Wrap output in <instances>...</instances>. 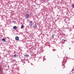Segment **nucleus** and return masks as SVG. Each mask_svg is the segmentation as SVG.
<instances>
[{"instance_id":"f03ea898","label":"nucleus","mask_w":74,"mask_h":74,"mask_svg":"<svg viewBox=\"0 0 74 74\" xmlns=\"http://www.w3.org/2000/svg\"><path fill=\"white\" fill-rule=\"evenodd\" d=\"M26 16L27 18H29L30 17V15L29 14H26Z\"/></svg>"},{"instance_id":"4468645a","label":"nucleus","mask_w":74,"mask_h":74,"mask_svg":"<svg viewBox=\"0 0 74 74\" xmlns=\"http://www.w3.org/2000/svg\"><path fill=\"white\" fill-rule=\"evenodd\" d=\"M0 71H1V68H0Z\"/></svg>"},{"instance_id":"dca6fc26","label":"nucleus","mask_w":74,"mask_h":74,"mask_svg":"<svg viewBox=\"0 0 74 74\" xmlns=\"http://www.w3.org/2000/svg\"><path fill=\"white\" fill-rule=\"evenodd\" d=\"M34 27H35V26H34Z\"/></svg>"},{"instance_id":"423d86ee","label":"nucleus","mask_w":74,"mask_h":74,"mask_svg":"<svg viewBox=\"0 0 74 74\" xmlns=\"http://www.w3.org/2000/svg\"><path fill=\"white\" fill-rule=\"evenodd\" d=\"M32 25H33V23H30V24L29 25L31 27V26H32Z\"/></svg>"},{"instance_id":"39448f33","label":"nucleus","mask_w":74,"mask_h":74,"mask_svg":"<svg viewBox=\"0 0 74 74\" xmlns=\"http://www.w3.org/2000/svg\"><path fill=\"white\" fill-rule=\"evenodd\" d=\"M2 41H3V42H4L5 41V39H4V38H3V39H2Z\"/></svg>"},{"instance_id":"9d476101","label":"nucleus","mask_w":74,"mask_h":74,"mask_svg":"<svg viewBox=\"0 0 74 74\" xmlns=\"http://www.w3.org/2000/svg\"><path fill=\"white\" fill-rule=\"evenodd\" d=\"M62 41H66V40H64V39H62Z\"/></svg>"},{"instance_id":"7ed1b4c3","label":"nucleus","mask_w":74,"mask_h":74,"mask_svg":"<svg viewBox=\"0 0 74 74\" xmlns=\"http://www.w3.org/2000/svg\"><path fill=\"white\" fill-rule=\"evenodd\" d=\"M13 29L14 30H16L17 29V27L16 26H14L13 27Z\"/></svg>"},{"instance_id":"1a4fd4ad","label":"nucleus","mask_w":74,"mask_h":74,"mask_svg":"<svg viewBox=\"0 0 74 74\" xmlns=\"http://www.w3.org/2000/svg\"><path fill=\"white\" fill-rule=\"evenodd\" d=\"M16 55L15 54L14 55V57H16Z\"/></svg>"},{"instance_id":"2eb2a0df","label":"nucleus","mask_w":74,"mask_h":74,"mask_svg":"<svg viewBox=\"0 0 74 74\" xmlns=\"http://www.w3.org/2000/svg\"><path fill=\"white\" fill-rule=\"evenodd\" d=\"M47 1H49V0H47Z\"/></svg>"},{"instance_id":"ddd939ff","label":"nucleus","mask_w":74,"mask_h":74,"mask_svg":"<svg viewBox=\"0 0 74 74\" xmlns=\"http://www.w3.org/2000/svg\"><path fill=\"white\" fill-rule=\"evenodd\" d=\"M73 70H74V69H73L72 70V71H73Z\"/></svg>"},{"instance_id":"20e7f679","label":"nucleus","mask_w":74,"mask_h":74,"mask_svg":"<svg viewBox=\"0 0 74 74\" xmlns=\"http://www.w3.org/2000/svg\"><path fill=\"white\" fill-rule=\"evenodd\" d=\"M27 56H29V55L28 54L25 55L24 56L25 58H27Z\"/></svg>"},{"instance_id":"f8f14e48","label":"nucleus","mask_w":74,"mask_h":74,"mask_svg":"<svg viewBox=\"0 0 74 74\" xmlns=\"http://www.w3.org/2000/svg\"><path fill=\"white\" fill-rule=\"evenodd\" d=\"M52 37H53V38H54V36H53V35L52 36Z\"/></svg>"},{"instance_id":"f257e3e1","label":"nucleus","mask_w":74,"mask_h":74,"mask_svg":"<svg viewBox=\"0 0 74 74\" xmlns=\"http://www.w3.org/2000/svg\"><path fill=\"white\" fill-rule=\"evenodd\" d=\"M15 39L16 41H19V38L18 36H16L15 37Z\"/></svg>"},{"instance_id":"9b49d317","label":"nucleus","mask_w":74,"mask_h":74,"mask_svg":"<svg viewBox=\"0 0 74 74\" xmlns=\"http://www.w3.org/2000/svg\"><path fill=\"white\" fill-rule=\"evenodd\" d=\"M30 22L31 23H32V21H31Z\"/></svg>"},{"instance_id":"6e6552de","label":"nucleus","mask_w":74,"mask_h":74,"mask_svg":"<svg viewBox=\"0 0 74 74\" xmlns=\"http://www.w3.org/2000/svg\"><path fill=\"white\" fill-rule=\"evenodd\" d=\"M72 7L73 8H74V4L72 5Z\"/></svg>"},{"instance_id":"0eeeda50","label":"nucleus","mask_w":74,"mask_h":74,"mask_svg":"<svg viewBox=\"0 0 74 74\" xmlns=\"http://www.w3.org/2000/svg\"><path fill=\"white\" fill-rule=\"evenodd\" d=\"M24 26L23 25H21V29H23Z\"/></svg>"}]
</instances>
